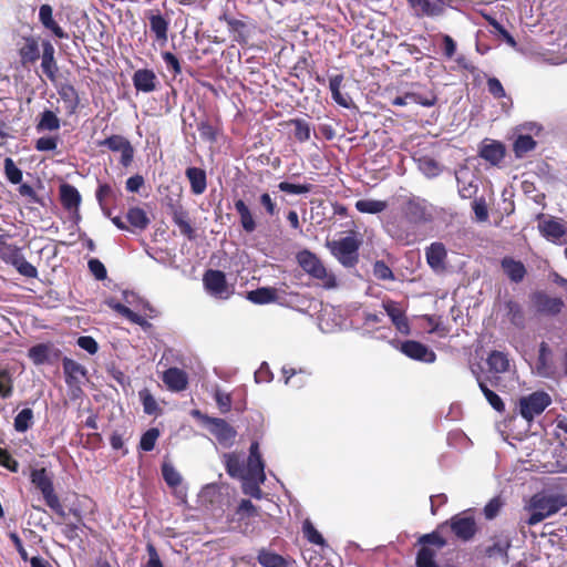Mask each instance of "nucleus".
Listing matches in <instances>:
<instances>
[{"label": "nucleus", "mask_w": 567, "mask_h": 567, "mask_svg": "<svg viewBox=\"0 0 567 567\" xmlns=\"http://www.w3.org/2000/svg\"><path fill=\"white\" fill-rule=\"evenodd\" d=\"M248 300L257 305H265L276 300L277 290L271 287H262L248 292Z\"/></svg>", "instance_id": "nucleus-40"}, {"label": "nucleus", "mask_w": 567, "mask_h": 567, "mask_svg": "<svg viewBox=\"0 0 567 567\" xmlns=\"http://www.w3.org/2000/svg\"><path fill=\"white\" fill-rule=\"evenodd\" d=\"M33 422V411L30 408L21 410L14 417V429L17 432L23 433Z\"/></svg>", "instance_id": "nucleus-47"}, {"label": "nucleus", "mask_w": 567, "mask_h": 567, "mask_svg": "<svg viewBox=\"0 0 567 567\" xmlns=\"http://www.w3.org/2000/svg\"><path fill=\"white\" fill-rule=\"evenodd\" d=\"M117 195V192L109 184H100L95 193L100 206H103L109 198L115 199Z\"/></svg>", "instance_id": "nucleus-63"}, {"label": "nucleus", "mask_w": 567, "mask_h": 567, "mask_svg": "<svg viewBox=\"0 0 567 567\" xmlns=\"http://www.w3.org/2000/svg\"><path fill=\"white\" fill-rule=\"evenodd\" d=\"M172 219L179 228L182 235L186 236L188 239L195 237V230L190 225L188 213L182 205L172 206Z\"/></svg>", "instance_id": "nucleus-21"}, {"label": "nucleus", "mask_w": 567, "mask_h": 567, "mask_svg": "<svg viewBox=\"0 0 567 567\" xmlns=\"http://www.w3.org/2000/svg\"><path fill=\"white\" fill-rule=\"evenodd\" d=\"M31 483L40 489L47 505L59 516L64 517L65 512L62 507L58 495L54 492L52 478L45 468H34L30 474Z\"/></svg>", "instance_id": "nucleus-5"}, {"label": "nucleus", "mask_w": 567, "mask_h": 567, "mask_svg": "<svg viewBox=\"0 0 567 567\" xmlns=\"http://www.w3.org/2000/svg\"><path fill=\"white\" fill-rule=\"evenodd\" d=\"M455 177L460 196L462 198L474 197L478 188L475 176L467 168H461L456 172Z\"/></svg>", "instance_id": "nucleus-19"}, {"label": "nucleus", "mask_w": 567, "mask_h": 567, "mask_svg": "<svg viewBox=\"0 0 567 567\" xmlns=\"http://www.w3.org/2000/svg\"><path fill=\"white\" fill-rule=\"evenodd\" d=\"M265 480V463L259 451V443L254 441L249 447V474L241 478L244 494L260 499L262 497L260 484Z\"/></svg>", "instance_id": "nucleus-3"}, {"label": "nucleus", "mask_w": 567, "mask_h": 567, "mask_svg": "<svg viewBox=\"0 0 567 567\" xmlns=\"http://www.w3.org/2000/svg\"><path fill=\"white\" fill-rule=\"evenodd\" d=\"M536 142L529 135H519L514 143V152L517 157L524 156L526 153L533 151Z\"/></svg>", "instance_id": "nucleus-50"}, {"label": "nucleus", "mask_w": 567, "mask_h": 567, "mask_svg": "<svg viewBox=\"0 0 567 567\" xmlns=\"http://www.w3.org/2000/svg\"><path fill=\"white\" fill-rule=\"evenodd\" d=\"M159 430L156 427L148 429L141 437L140 449L150 452L155 447V443L159 437Z\"/></svg>", "instance_id": "nucleus-56"}, {"label": "nucleus", "mask_w": 567, "mask_h": 567, "mask_svg": "<svg viewBox=\"0 0 567 567\" xmlns=\"http://www.w3.org/2000/svg\"><path fill=\"white\" fill-rule=\"evenodd\" d=\"M451 528L456 537L465 542L470 540L476 532L475 520L471 516L456 515L452 517Z\"/></svg>", "instance_id": "nucleus-17"}, {"label": "nucleus", "mask_w": 567, "mask_h": 567, "mask_svg": "<svg viewBox=\"0 0 567 567\" xmlns=\"http://www.w3.org/2000/svg\"><path fill=\"white\" fill-rule=\"evenodd\" d=\"M299 266L311 277L322 281L324 288H334L336 278L328 272L322 261L310 250H301L297 254Z\"/></svg>", "instance_id": "nucleus-4"}, {"label": "nucleus", "mask_w": 567, "mask_h": 567, "mask_svg": "<svg viewBox=\"0 0 567 567\" xmlns=\"http://www.w3.org/2000/svg\"><path fill=\"white\" fill-rule=\"evenodd\" d=\"M343 81L342 74H337L330 78L329 89L333 101L342 107L349 109L351 106V97L348 94H342L340 91Z\"/></svg>", "instance_id": "nucleus-37"}, {"label": "nucleus", "mask_w": 567, "mask_h": 567, "mask_svg": "<svg viewBox=\"0 0 567 567\" xmlns=\"http://www.w3.org/2000/svg\"><path fill=\"white\" fill-rule=\"evenodd\" d=\"M20 56L23 63L34 62L40 56L38 42L32 39H25L23 47L20 49Z\"/></svg>", "instance_id": "nucleus-45"}, {"label": "nucleus", "mask_w": 567, "mask_h": 567, "mask_svg": "<svg viewBox=\"0 0 567 567\" xmlns=\"http://www.w3.org/2000/svg\"><path fill=\"white\" fill-rule=\"evenodd\" d=\"M360 243L353 236H347L339 240L327 241L332 256L344 267H353L358 262Z\"/></svg>", "instance_id": "nucleus-6"}, {"label": "nucleus", "mask_w": 567, "mask_h": 567, "mask_svg": "<svg viewBox=\"0 0 567 567\" xmlns=\"http://www.w3.org/2000/svg\"><path fill=\"white\" fill-rule=\"evenodd\" d=\"M278 188L287 194L301 195L310 193L312 186L310 184H292L289 182H281L279 183Z\"/></svg>", "instance_id": "nucleus-59"}, {"label": "nucleus", "mask_w": 567, "mask_h": 567, "mask_svg": "<svg viewBox=\"0 0 567 567\" xmlns=\"http://www.w3.org/2000/svg\"><path fill=\"white\" fill-rule=\"evenodd\" d=\"M60 127L61 121L55 112L45 109L39 114L35 124V130L38 133L56 132L60 130Z\"/></svg>", "instance_id": "nucleus-27"}, {"label": "nucleus", "mask_w": 567, "mask_h": 567, "mask_svg": "<svg viewBox=\"0 0 567 567\" xmlns=\"http://www.w3.org/2000/svg\"><path fill=\"white\" fill-rule=\"evenodd\" d=\"M128 144L130 141L122 135H112L99 143L100 146H106L113 152H121Z\"/></svg>", "instance_id": "nucleus-58"}, {"label": "nucleus", "mask_w": 567, "mask_h": 567, "mask_svg": "<svg viewBox=\"0 0 567 567\" xmlns=\"http://www.w3.org/2000/svg\"><path fill=\"white\" fill-rule=\"evenodd\" d=\"M417 168L429 178L440 175L442 172L441 165L430 156H421L416 159Z\"/></svg>", "instance_id": "nucleus-42"}, {"label": "nucleus", "mask_w": 567, "mask_h": 567, "mask_svg": "<svg viewBox=\"0 0 567 567\" xmlns=\"http://www.w3.org/2000/svg\"><path fill=\"white\" fill-rule=\"evenodd\" d=\"M133 84L140 92L150 93L156 90L157 78L154 71L140 69L133 75Z\"/></svg>", "instance_id": "nucleus-20"}, {"label": "nucleus", "mask_w": 567, "mask_h": 567, "mask_svg": "<svg viewBox=\"0 0 567 567\" xmlns=\"http://www.w3.org/2000/svg\"><path fill=\"white\" fill-rule=\"evenodd\" d=\"M203 282L207 292L217 299H227L231 290L226 281V276L220 270L209 269L205 272Z\"/></svg>", "instance_id": "nucleus-9"}, {"label": "nucleus", "mask_w": 567, "mask_h": 567, "mask_svg": "<svg viewBox=\"0 0 567 567\" xmlns=\"http://www.w3.org/2000/svg\"><path fill=\"white\" fill-rule=\"evenodd\" d=\"M436 551L423 546L416 556V567H440L435 560Z\"/></svg>", "instance_id": "nucleus-48"}, {"label": "nucleus", "mask_w": 567, "mask_h": 567, "mask_svg": "<svg viewBox=\"0 0 567 567\" xmlns=\"http://www.w3.org/2000/svg\"><path fill=\"white\" fill-rule=\"evenodd\" d=\"M302 533L307 540L311 544L326 546L322 535L316 529L310 519H306L302 524Z\"/></svg>", "instance_id": "nucleus-49"}, {"label": "nucleus", "mask_w": 567, "mask_h": 567, "mask_svg": "<svg viewBox=\"0 0 567 567\" xmlns=\"http://www.w3.org/2000/svg\"><path fill=\"white\" fill-rule=\"evenodd\" d=\"M42 61L41 69L43 73L50 79L54 80L58 71L56 62L54 60V47L50 41H43L42 43Z\"/></svg>", "instance_id": "nucleus-28"}, {"label": "nucleus", "mask_w": 567, "mask_h": 567, "mask_svg": "<svg viewBox=\"0 0 567 567\" xmlns=\"http://www.w3.org/2000/svg\"><path fill=\"white\" fill-rule=\"evenodd\" d=\"M478 386L483 392L485 399L494 410H496L497 412H503L505 410V404L498 394L488 389L483 381H478Z\"/></svg>", "instance_id": "nucleus-54"}, {"label": "nucleus", "mask_w": 567, "mask_h": 567, "mask_svg": "<svg viewBox=\"0 0 567 567\" xmlns=\"http://www.w3.org/2000/svg\"><path fill=\"white\" fill-rule=\"evenodd\" d=\"M551 404V398L544 391H536L522 396L518 402L519 414L530 422L535 416L542 414Z\"/></svg>", "instance_id": "nucleus-7"}, {"label": "nucleus", "mask_w": 567, "mask_h": 567, "mask_svg": "<svg viewBox=\"0 0 567 567\" xmlns=\"http://www.w3.org/2000/svg\"><path fill=\"white\" fill-rule=\"evenodd\" d=\"M223 462L227 474L234 478L241 480L249 474V457L245 463L240 454L231 452L223 455Z\"/></svg>", "instance_id": "nucleus-15"}, {"label": "nucleus", "mask_w": 567, "mask_h": 567, "mask_svg": "<svg viewBox=\"0 0 567 567\" xmlns=\"http://www.w3.org/2000/svg\"><path fill=\"white\" fill-rule=\"evenodd\" d=\"M140 399L143 404L144 412L148 415H153L157 412L158 405L154 396L147 389L138 392Z\"/></svg>", "instance_id": "nucleus-60"}, {"label": "nucleus", "mask_w": 567, "mask_h": 567, "mask_svg": "<svg viewBox=\"0 0 567 567\" xmlns=\"http://www.w3.org/2000/svg\"><path fill=\"white\" fill-rule=\"evenodd\" d=\"M185 174L189 181L190 189L195 195H200L206 190L207 178L204 169L198 167H188Z\"/></svg>", "instance_id": "nucleus-31"}, {"label": "nucleus", "mask_w": 567, "mask_h": 567, "mask_svg": "<svg viewBox=\"0 0 567 567\" xmlns=\"http://www.w3.org/2000/svg\"><path fill=\"white\" fill-rule=\"evenodd\" d=\"M219 20L227 24L228 31L233 34L234 41L238 43H246L248 41L249 34L244 21L235 19L227 13L221 14Z\"/></svg>", "instance_id": "nucleus-24"}, {"label": "nucleus", "mask_w": 567, "mask_h": 567, "mask_svg": "<svg viewBox=\"0 0 567 567\" xmlns=\"http://www.w3.org/2000/svg\"><path fill=\"white\" fill-rule=\"evenodd\" d=\"M551 350L546 342L539 344L536 371L539 377L549 378L554 374V367L550 362Z\"/></svg>", "instance_id": "nucleus-25"}, {"label": "nucleus", "mask_w": 567, "mask_h": 567, "mask_svg": "<svg viewBox=\"0 0 567 567\" xmlns=\"http://www.w3.org/2000/svg\"><path fill=\"white\" fill-rule=\"evenodd\" d=\"M540 234L553 241H557L566 235V228L559 220L549 218L538 224Z\"/></svg>", "instance_id": "nucleus-26"}, {"label": "nucleus", "mask_w": 567, "mask_h": 567, "mask_svg": "<svg viewBox=\"0 0 567 567\" xmlns=\"http://www.w3.org/2000/svg\"><path fill=\"white\" fill-rule=\"evenodd\" d=\"M401 212L406 226H402L394 220H388L384 228L393 239L409 245L415 240L413 229L432 220V205L422 197L409 196L404 199Z\"/></svg>", "instance_id": "nucleus-1"}, {"label": "nucleus", "mask_w": 567, "mask_h": 567, "mask_svg": "<svg viewBox=\"0 0 567 567\" xmlns=\"http://www.w3.org/2000/svg\"><path fill=\"white\" fill-rule=\"evenodd\" d=\"M9 237L0 235V259L7 264L13 265L17 259L22 255L20 249L9 243Z\"/></svg>", "instance_id": "nucleus-38"}, {"label": "nucleus", "mask_w": 567, "mask_h": 567, "mask_svg": "<svg viewBox=\"0 0 567 567\" xmlns=\"http://www.w3.org/2000/svg\"><path fill=\"white\" fill-rule=\"evenodd\" d=\"M416 18H437L445 12L444 0H406Z\"/></svg>", "instance_id": "nucleus-11"}, {"label": "nucleus", "mask_w": 567, "mask_h": 567, "mask_svg": "<svg viewBox=\"0 0 567 567\" xmlns=\"http://www.w3.org/2000/svg\"><path fill=\"white\" fill-rule=\"evenodd\" d=\"M20 275L28 277V278H37L38 270L37 268L27 261L24 257L21 255L17 261L12 265Z\"/></svg>", "instance_id": "nucleus-61"}, {"label": "nucleus", "mask_w": 567, "mask_h": 567, "mask_svg": "<svg viewBox=\"0 0 567 567\" xmlns=\"http://www.w3.org/2000/svg\"><path fill=\"white\" fill-rule=\"evenodd\" d=\"M208 422L207 430L216 437L224 447H230L235 443L237 431L224 419L206 417Z\"/></svg>", "instance_id": "nucleus-10"}, {"label": "nucleus", "mask_w": 567, "mask_h": 567, "mask_svg": "<svg viewBox=\"0 0 567 567\" xmlns=\"http://www.w3.org/2000/svg\"><path fill=\"white\" fill-rule=\"evenodd\" d=\"M566 506V494L537 493L530 497L528 504L525 506V509L530 512L529 517L526 519V524L534 526L547 517L555 515Z\"/></svg>", "instance_id": "nucleus-2"}, {"label": "nucleus", "mask_w": 567, "mask_h": 567, "mask_svg": "<svg viewBox=\"0 0 567 567\" xmlns=\"http://www.w3.org/2000/svg\"><path fill=\"white\" fill-rule=\"evenodd\" d=\"M126 219L134 230H144L148 227L151 220L146 212L140 207H131L126 213Z\"/></svg>", "instance_id": "nucleus-36"}, {"label": "nucleus", "mask_w": 567, "mask_h": 567, "mask_svg": "<svg viewBox=\"0 0 567 567\" xmlns=\"http://www.w3.org/2000/svg\"><path fill=\"white\" fill-rule=\"evenodd\" d=\"M410 97H412V103L420 104L425 107L433 106L437 101V97L433 92H427L426 94L410 92Z\"/></svg>", "instance_id": "nucleus-64"}, {"label": "nucleus", "mask_w": 567, "mask_h": 567, "mask_svg": "<svg viewBox=\"0 0 567 567\" xmlns=\"http://www.w3.org/2000/svg\"><path fill=\"white\" fill-rule=\"evenodd\" d=\"M487 364L495 373H504L509 370L508 357L502 351H492L487 358Z\"/></svg>", "instance_id": "nucleus-39"}, {"label": "nucleus", "mask_w": 567, "mask_h": 567, "mask_svg": "<svg viewBox=\"0 0 567 567\" xmlns=\"http://www.w3.org/2000/svg\"><path fill=\"white\" fill-rule=\"evenodd\" d=\"M400 350L408 358L422 361L425 363H433L436 360V354L425 344L408 340L401 343Z\"/></svg>", "instance_id": "nucleus-12"}, {"label": "nucleus", "mask_w": 567, "mask_h": 567, "mask_svg": "<svg viewBox=\"0 0 567 567\" xmlns=\"http://www.w3.org/2000/svg\"><path fill=\"white\" fill-rule=\"evenodd\" d=\"M60 137L58 135H48L39 137L34 143L38 152H56Z\"/></svg>", "instance_id": "nucleus-53"}, {"label": "nucleus", "mask_w": 567, "mask_h": 567, "mask_svg": "<svg viewBox=\"0 0 567 567\" xmlns=\"http://www.w3.org/2000/svg\"><path fill=\"white\" fill-rule=\"evenodd\" d=\"M538 310L549 315H556L561 311L564 301L560 298H550L545 295L537 297Z\"/></svg>", "instance_id": "nucleus-41"}, {"label": "nucleus", "mask_w": 567, "mask_h": 567, "mask_svg": "<svg viewBox=\"0 0 567 567\" xmlns=\"http://www.w3.org/2000/svg\"><path fill=\"white\" fill-rule=\"evenodd\" d=\"M480 156L492 165H497L505 156V147L499 142L484 143L480 148Z\"/></svg>", "instance_id": "nucleus-29"}, {"label": "nucleus", "mask_w": 567, "mask_h": 567, "mask_svg": "<svg viewBox=\"0 0 567 567\" xmlns=\"http://www.w3.org/2000/svg\"><path fill=\"white\" fill-rule=\"evenodd\" d=\"M105 305L126 318L128 321L138 324L142 328H148L151 326L145 318L134 312L130 307L116 301L114 298L106 299Z\"/></svg>", "instance_id": "nucleus-23"}, {"label": "nucleus", "mask_w": 567, "mask_h": 567, "mask_svg": "<svg viewBox=\"0 0 567 567\" xmlns=\"http://www.w3.org/2000/svg\"><path fill=\"white\" fill-rule=\"evenodd\" d=\"M62 365L65 383L71 390L72 395L78 396L82 391V385L87 380V370L84 365L68 357L62 359Z\"/></svg>", "instance_id": "nucleus-8"}, {"label": "nucleus", "mask_w": 567, "mask_h": 567, "mask_svg": "<svg viewBox=\"0 0 567 567\" xmlns=\"http://www.w3.org/2000/svg\"><path fill=\"white\" fill-rule=\"evenodd\" d=\"M60 198L63 207L68 210L78 209L81 204L79 190L66 183L60 186Z\"/></svg>", "instance_id": "nucleus-30"}, {"label": "nucleus", "mask_w": 567, "mask_h": 567, "mask_svg": "<svg viewBox=\"0 0 567 567\" xmlns=\"http://www.w3.org/2000/svg\"><path fill=\"white\" fill-rule=\"evenodd\" d=\"M3 169L7 179L12 184H20L22 181V171L16 165L11 157L4 158Z\"/></svg>", "instance_id": "nucleus-52"}, {"label": "nucleus", "mask_w": 567, "mask_h": 567, "mask_svg": "<svg viewBox=\"0 0 567 567\" xmlns=\"http://www.w3.org/2000/svg\"><path fill=\"white\" fill-rule=\"evenodd\" d=\"M506 316L509 321L516 327H523L524 324V315L519 307V305L515 301H506L505 302Z\"/></svg>", "instance_id": "nucleus-51"}, {"label": "nucleus", "mask_w": 567, "mask_h": 567, "mask_svg": "<svg viewBox=\"0 0 567 567\" xmlns=\"http://www.w3.org/2000/svg\"><path fill=\"white\" fill-rule=\"evenodd\" d=\"M214 399L221 413H227L231 409V396L229 393L224 392L220 389L214 391Z\"/></svg>", "instance_id": "nucleus-62"}, {"label": "nucleus", "mask_w": 567, "mask_h": 567, "mask_svg": "<svg viewBox=\"0 0 567 567\" xmlns=\"http://www.w3.org/2000/svg\"><path fill=\"white\" fill-rule=\"evenodd\" d=\"M39 20L43 27L50 30L59 39H68L69 35L63 29L54 21L53 10L50 4H42L39 9Z\"/></svg>", "instance_id": "nucleus-22"}, {"label": "nucleus", "mask_w": 567, "mask_h": 567, "mask_svg": "<svg viewBox=\"0 0 567 567\" xmlns=\"http://www.w3.org/2000/svg\"><path fill=\"white\" fill-rule=\"evenodd\" d=\"M427 265L435 274H443L446 270L447 251L442 243H432L425 249Z\"/></svg>", "instance_id": "nucleus-14"}, {"label": "nucleus", "mask_w": 567, "mask_h": 567, "mask_svg": "<svg viewBox=\"0 0 567 567\" xmlns=\"http://www.w3.org/2000/svg\"><path fill=\"white\" fill-rule=\"evenodd\" d=\"M150 29L155 34L156 41L164 45L167 42L168 21L159 13L150 16Z\"/></svg>", "instance_id": "nucleus-33"}, {"label": "nucleus", "mask_w": 567, "mask_h": 567, "mask_svg": "<svg viewBox=\"0 0 567 567\" xmlns=\"http://www.w3.org/2000/svg\"><path fill=\"white\" fill-rule=\"evenodd\" d=\"M60 355L61 351L50 343H39L31 347L28 351V357L35 365L53 363Z\"/></svg>", "instance_id": "nucleus-13"}, {"label": "nucleus", "mask_w": 567, "mask_h": 567, "mask_svg": "<svg viewBox=\"0 0 567 567\" xmlns=\"http://www.w3.org/2000/svg\"><path fill=\"white\" fill-rule=\"evenodd\" d=\"M164 384L169 391L181 392L188 385L187 373L178 368H169L163 373L162 378Z\"/></svg>", "instance_id": "nucleus-18"}, {"label": "nucleus", "mask_w": 567, "mask_h": 567, "mask_svg": "<svg viewBox=\"0 0 567 567\" xmlns=\"http://www.w3.org/2000/svg\"><path fill=\"white\" fill-rule=\"evenodd\" d=\"M511 547V542L508 539H497L494 542L492 546H488L485 550V554L488 557H501L505 561L508 560V549Z\"/></svg>", "instance_id": "nucleus-46"}, {"label": "nucleus", "mask_w": 567, "mask_h": 567, "mask_svg": "<svg viewBox=\"0 0 567 567\" xmlns=\"http://www.w3.org/2000/svg\"><path fill=\"white\" fill-rule=\"evenodd\" d=\"M235 209L240 217V225L246 233H252L257 228L255 217L243 199L235 200Z\"/></svg>", "instance_id": "nucleus-34"}, {"label": "nucleus", "mask_w": 567, "mask_h": 567, "mask_svg": "<svg viewBox=\"0 0 567 567\" xmlns=\"http://www.w3.org/2000/svg\"><path fill=\"white\" fill-rule=\"evenodd\" d=\"M59 95L64 103L66 114H75L80 104V97L74 86L70 84L62 85L59 90Z\"/></svg>", "instance_id": "nucleus-32"}, {"label": "nucleus", "mask_w": 567, "mask_h": 567, "mask_svg": "<svg viewBox=\"0 0 567 567\" xmlns=\"http://www.w3.org/2000/svg\"><path fill=\"white\" fill-rule=\"evenodd\" d=\"M257 558L264 567H287V561L282 556L267 549H261Z\"/></svg>", "instance_id": "nucleus-43"}, {"label": "nucleus", "mask_w": 567, "mask_h": 567, "mask_svg": "<svg viewBox=\"0 0 567 567\" xmlns=\"http://www.w3.org/2000/svg\"><path fill=\"white\" fill-rule=\"evenodd\" d=\"M291 125L295 126V137L299 142H307L311 137V127L308 122L302 118H293L290 121Z\"/></svg>", "instance_id": "nucleus-55"}, {"label": "nucleus", "mask_w": 567, "mask_h": 567, "mask_svg": "<svg viewBox=\"0 0 567 567\" xmlns=\"http://www.w3.org/2000/svg\"><path fill=\"white\" fill-rule=\"evenodd\" d=\"M382 306L396 330L402 334H410V324L404 309L393 300H385Z\"/></svg>", "instance_id": "nucleus-16"}, {"label": "nucleus", "mask_w": 567, "mask_h": 567, "mask_svg": "<svg viewBox=\"0 0 567 567\" xmlns=\"http://www.w3.org/2000/svg\"><path fill=\"white\" fill-rule=\"evenodd\" d=\"M502 268L507 277L514 282H520L526 274L523 262L511 257H505L502 260Z\"/></svg>", "instance_id": "nucleus-35"}, {"label": "nucleus", "mask_w": 567, "mask_h": 567, "mask_svg": "<svg viewBox=\"0 0 567 567\" xmlns=\"http://www.w3.org/2000/svg\"><path fill=\"white\" fill-rule=\"evenodd\" d=\"M162 474H163V477L165 480V482L167 483V485H169L171 487H176L181 484L182 482V476L181 474L177 472V470L169 463H164L162 465Z\"/></svg>", "instance_id": "nucleus-57"}, {"label": "nucleus", "mask_w": 567, "mask_h": 567, "mask_svg": "<svg viewBox=\"0 0 567 567\" xmlns=\"http://www.w3.org/2000/svg\"><path fill=\"white\" fill-rule=\"evenodd\" d=\"M386 207V202L378 199H360L355 203V208L363 214H379Z\"/></svg>", "instance_id": "nucleus-44"}]
</instances>
